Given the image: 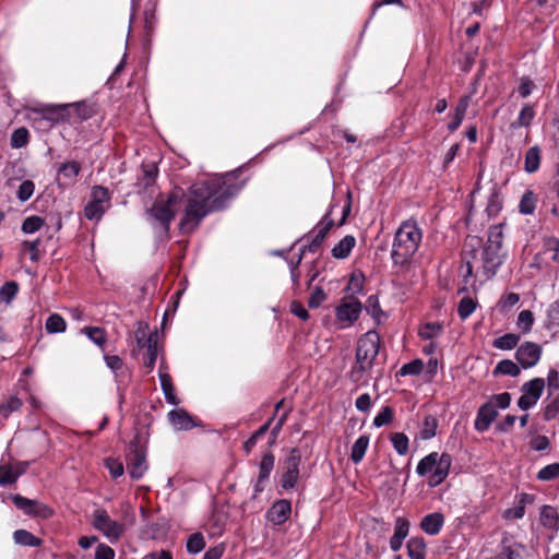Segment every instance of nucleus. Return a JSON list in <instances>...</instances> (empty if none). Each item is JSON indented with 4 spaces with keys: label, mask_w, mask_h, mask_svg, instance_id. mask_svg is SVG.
Wrapping results in <instances>:
<instances>
[{
    "label": "nucleus",
    "mask_w": 559,
    "mask_h": 559,
    "mask_svg": "<svg viewBox=\"0 0 559 559\" xmlns=\"http://www.w3.org/2000/svg\"><path fill=\"white\" fill-rule=\"evenodd\" d=\"M390 440L393 444V448L400 455H405L408 452V438L403 432H393L390 436Z\"/></svg>",
    "instance_id": "38"
},
{
    "label": "nucleus",
    "mask_w": 559,
    "mask_h": 559,
    "mask_svg": "<svg viewBox=\"0 0 559 559\" xmlns=\"http://www.w3.org/2000/svg\"><path fill=\"white\" fill-rule=\"evenodd\" d=\"M361 308V302L356 297L353 295L345 296L336 307V319L343 328L349 326L359 318Z\"/></svg>",
    "instance_id": "11"
},
{
    "label": "nucleus",
    "mask_w": 559,
    "mask_h": 559,
    "mask_svg": "<svg viewBox=\"0 0 559 559\" xmlns=\"http://www.w3.org/2000/svg\"><path fill=\"white\" fill-rule=\"evenodd\" d=\"M22 407V401L17 396H10L0 405V415L8 418L13 412Z\"/></svg>",
    "instance_id": "40"
},
{
    "label": "nucleus",
    "mask_w": 559,
    "mask_h": 559,
    "mask_svg": "<svg viewBox=\"0 0 559 559\" xmlns=\"http://www.w3.org/2000/svg\"><path fill=\"white\" fill-rule=\"evenodd\" d=\"M301 455L299 450L292 449L284 461V473L281 478V486L284 489H292L295 487L299 478V465Z\"/></svg>",
    "instance_id": "13"
},
{
    "label": "nucleus",
    "mask_w": 559,
    "mask_h": 559,
    "mask_svg": "<svg viewBox=\"0 0 559 559\" xmlns=\"http://www.w3.org/2000/svg\"><path fill=\"white\" fill-rule=\"evenodd\" d=\"M28 143V131L26 128H19L11 135V146L21 148Z\"/></svg>",
    "instance_id": "47"
},
{
    "label": "nucleus",
    "mask_w": 559,
    "mask_h": 559,
    "mask_svg": "<svg viewBox=\"0 0 559 559\" xmlns=\"http://www.w3.org/2000/svg\"><path fill=\"white\" fill-rule=\"evenodd\" d=\"M380 336L374 331L364 334L357 343L355 364L352 367L349 377L352 381L359 382L372 368L373 361L379 354Z\"/></svg>",
    "instance_id": "4"
},
{
    "label": "nucleus",
    "mask_w": 559,
    "mask_h": 559,
    "mask_svg": "<svg viewBox=\"0 0 559 559\" xmlns=\"http://www.w3.org/2000/svg\"><path fill=\"white\" fill-rule=\"evenodd\" d=\"M545 388V380L543 378H534L522 385V395L518 400V406L522 411H527L533 407L540 399Z\"/></svg>",
    "instance_id": "12"
},
{
    "label": "nucleus",
    "mask_w": 559,
    "mask_h": 559,
    "mask_svg": "<svg viewBox=\"0 0 559 559\" xmlns=\"http://www.w3.org/2000/svg\"><path fill=\"white\" fill-rule=\"evenodd\" d=\"M134 340L139 349L146 348L157 341L156 334H148V325L143 322L138 323L134 332Z\"/></svg>",
    "instance_id": "23"
},
{
    "label": "nucleus",
    "mask_w": 559,
    "mask_h": 559,
    "mask_svg": "<svg viewBox=\"0 0 559 559\" xmlns=\"http://www.w3.org/2000/svg\"><path fill=\"white\" fill-rule=\"evenodd\" d=\"M146 452L141 447L131 445L127 455V469L133 479H140L147 471Z\"/></svg>",
    "instance_id": "14"
},
{
    "label": "nucleus",
    "mask_w": 559,
    "mask_h": 559,
    "mask_svg": "<svg viewBox=\"0 0 559 559\" xmlns=\"http://www.w3.org/2000/svg\"><path fill=\"white\" fill-rule=\"evenodd\" d=\"M520 341V336L514 333H507L498 338H496L492 343L493 347L501 350H510L516 347Z\"/></svg>",
    "instance_id": "33"
},
{
    "label": "nucleus",
    "mask_w": 559,
    "mask_h": 559,
    "mask_svg": "<svg viewBox=\"0 0 559 559\" xmlns=\"http://www.w3.org/2000/svg\"><path fill=\"white\" fill-rule=\"evenodd\" d=\"M14 506L27 515L49 518L52 511L44 503L32 500L20 495L12 498Z\"/></svg>",
    "instance_id": "16"
},
{
    "label": "nucleus",
    "mask_w": 559,
    "mask_h": 559,
    "mask_svg": "<svg viewBox=\"0 0 559 559\" xmlns=\"http://www.w3.org/2000/svg\"><path fill=\"white\" fill-rule=\"evenodd\" d=\"M424 362L420 359H415L408 364H405L397 371V376H417L421 372Z\"/></svg>",
    "instance_id": "45"
},
{
    "label": "nucleus",
    "mask_w": 559,
    "mask_h": 559,
    "mask_svg": "<svg viewBox=\"0 0 559 559\" xmlns=\"http://www.w3.org/2000/svg\"><path fill=\"white\" fill-rule=\"evenodd\" d=\"M95 345L104 348L107 342L106 332L98 326H85L81 330Z\"/></svg>",
    "instance_id": "31"
},
{
    "label": "nucleus",
    "mask_w": 559,
    "mask_h": 559,
    "mask_svg": "<svg viewBox=\"0 0 559 559\" xmlns=\"http://www.w3.org/2000/svg\"><path fill=\"white\" fill-rule=\"evenodd\" d=\"M542 347L533 342H524L521 344L515 353L518 362L524 368L534 367L540 359Z\"/></svg>",
    "instance_id": "15"
},
{
    "label": "nucleus",
    "mask_w": 559,
    "mask_h": 559,
    "mask_svg": "<svg viewBox=\"0 0 559 559\" xmlns=\"http://www.w3.org/2000/svg\"><path fill=\"white\" fill-rule=\"evenodd\" d=\"M70 106V118L74 114L80 120H86L92 117L93 109L85 103L68 104Z\"/></svg>",
    "instance_id": "39"
},
{
    "label": "nucleus",
    "mask_w": 559,
    "mask_h": 559,
    "mask_svg": "<svg viewBox=\"0 0 559 559\" xmlns=\"http://www.w3.org/2000/svg\"><path fill=\"white\" fill-rule=\"evenodd\" d=\"M503 239L502 224L492 226L488 231L487 243L477 250L480 239L473 237L465 242L463 262L465 263L464 277L473 276L474 270L481 272L486 280L492 278L503 261L501 245Z\"/></svg>",
    "instance_id": "2"
},
{
    "label": "nucleus",
    "mask_w": 559,
    "mask_h": 559,
    "mask_svg": "<svg viewBox=\"0 0 559 559\" xmlns=\"http://www.w3.org/2000/svg\"><path fill=\"white\" fill-rule=\"evenodd\" d=\"M393 419V411L391 407L385 406L382 408V411L374 417L373 425L376 427H382L384 425H388Z\"/></svg>",
    "instance_id": "54"
},
{
    "label": "nucleus",
    "mask_w": 559,
    "mask_h": 559,
    "mask_svg": "<svg viewBox=\"0 0 559 559\" xmlns=\"http://www.w3.org/2000/svg\"><path fill=\"white\" fill-rule=\"evenodd\" d=\"M511 403V395L508 392L492 395L491 399L483 404L476 415L474 427L477 431H486L491 423L498 416L497 407L504 409Z\"/></svg>",
    "instance_id": "7"
},
{
    "label": "nucleus",
    "mask_w": 559,
    "mask_h": 559,
    "mask_svg": "<svg viewBox=\"0 0 559 559\" xmlns=\"http://www.w3.org/2000/svg\"><path fill=\"white\" fill-rule=\"evenodd\" d=\"M534 323V317L532 311L522 310L518 317V326L524 332L527 333L531 331L532 325Z\"/></svg>",
    "instance_id": "51"
},
{
    "label": "nucleus",
    "mask_w": 559,
    "mask_h": 559,
    "mask_svg": "<svg viewBox=\"0 0 559 559\" xmlns=\"http://www.w3.org/2000/svg\"><path fill=\"white\" fill-rule=\"evenodd\" d=\"M526 498H528V495H523V497L520 501V504L514 508L508 509L504 512V518L506 519H522L525 514L524 502H525Z\"/></svg>",
    "instance_id": "55"
},
{
    "label": "nucleus",
    "mask_w": 559,
    "mask_h": 559,
    "mask_svg": "<svg viewBox=\"0 0 559 559\" xmlns=\"http://www.w3.org/2000/svg\"><path fill=\"white\" fill-rule=\"evenodd\" d=\"M274 419V416L271 417L264 425H262L243 444V448L247 453H249L252 448L255 445L259 438L264 436L266 431L270 429V426Z\"/></svg>",
    "instance_id": "41"
},
{
    "label": "nucleus",
    "mask_w": 559,
    "mask_h": 559,
    "mask_svg": "<svg viewBox=\"0 0 559 559\" xmlns=\"http://www.w3.org/2000/svg\"><path fill=\"white\" fill-rule=\"evenodd\" d=\"M183 195L185 194L181 190H174L169 193L167 199H159L155 201L148 211L150 217L160 225L164 233L169 230V225L179 210V203Z\"/></svg>",
    "instance_id": "6"
},
{
    "label": "nucleus",
    "mask_w": 559,
    "mask_h": 559,
    "mask_svg": "<svg viewBox=\"0 0 559 559\" xmlns=\"http://www.w3.org/2000/svg\"><path fill=\"white\" fill-rule=\"evenodd\" d=\"M205 547L204 537L201 533L190 535L187 542V550L191 554H198Z\"/></svg>",
    "instance_id": "48"
},
{
    "label": "nucleus",
    "mask_w": 559,
    "mask_h": 559,
    "mask_svg": "<svg viewBox=\"0 0 559 559\" xmlns=\"http://www.w3.org/2000/svg\"><path fill=\"white\" fill-rule=\"evenodd\" d=\"M502 207V199L497 190H493L488 198L486 212L489 216H496Z\"/></svg>",
    "instance_id": "44"
},
{
    "label": "nucleus",
    "mask_w": 559,
    "mask_h": 559,
    "mask_svg": "<svg viewBox=\"0 0 559 559\" xmlns=\"http://www.w3.org/2000/svg\"><path fill=\"white\" fill-rule=\"evenodd\" d=\"M540 524L551 532L549 539L554 538V535L559 530V512L551 506H543L539 512Z\"/></svg>",
    "instance_id": "21"
},
{
    "label": "nucleus",
    "mask_w": 559,
    "mask_h": 559,
    "mask_svg": "<svg viewBox=\"0 0 559 559\" xmlns=\"http://www.w3.org/2000/svg\"><path fill=\"white\" fill-rule=\"evenodd\" d=\"M476 309V301L471 297H464L461 299L457 308V312L461 319H467Z\"/></svg>",
    "instance_id": "46"
},
{
    "label": "nucleus",
    "mask_w": 559,
    "mask_h": 559,
    "mask_svg": "<svg viewBox=\"0 0 559 559\" xmlns=\"http://www.w3.org/2000/svg\"><path fill=\"white\" fill-rule=\"evenodd\" d=\"M157 358V341L146 347V355L144 358V366L151 371L156 362Z\"/></svg>",
    "instance_id": "57"
},
{
    "label": "nucleus",
    "mask_w": 559,
    "mask_h": 559,
    "mask_svg": "<svg viewBox=\"0 0 559 559\" xmlns=\"http://www.w3.org/2000/svg\"><path fill=\"white\" fill-rule=\"evenodd\" d=\"M45 328L48 333H62L67 329V322L60 314L52 313L46 320Z\"/></svg>",
    "instance_id": "34"
},
{
    "label": "nucleus",
    "mask_w": 559,
    "mask_h": 559,
    "mask_svg": "<svg viewBox=\"0 0 559 559\" xmlns=\"http://www.w3.org/2000/svg\"><path fill=\"white\" fill-rule=\"evenodd\" d=\"M406 547L409 559H425L426 543L423 537H412Z\"/></svg>",
    "instance_id": "27"
},
{
    "label": "nucleus",
    "mask_w": 559,
    "mask_h": 559,
    "mask_svg": "<svg viewBox=\"0 0 559 559\" xmlns=\"http://www.w3.org/2000/svg\"><path fill=\"white\" fill-rule=\"evenodd\" d=\"M409 531V522L404 518H397L393 536L404 540Z\"/></svg>",
    "instance_id": "56"
},
{
    "label": "nucleus",
    "mask_w": 559,
    "mask_h": 559,
    "mask_svg": "<svg viewBox=\"0 0 559 559\" xmlns=\"http://www.w3.org/2000/svg\"><path fill=\"white\" fill-rule=\"evenodd\" d=\"M438 428V419L432 415H427L423 421V428L420 431L424 440H429L436 436Z\"/></svg>",
    "instance_id": "37"
},
{
    "label": "nucleus",
    "mask_w": 559,
    "mask_h": 559,
    "mask_svg": "<svg viewBox=\"0 0 559 559\" xmlns=\"http://www.w3.org/2000/svg\"><path fill=\"white\" fill-rule=\"evenodd\" d=\"M559 476V463H552L544 466L537 474V478L543 481H548Z\"/></svg>",
    "instance_id": "49"
},
{
    "label": "nucleus",
    "mask_w": 559,
    "mask_h": 559,
    "mask_svg": "<svg viewBox=\"0 0 559 559\" xmlns=\"http://www.w3.org/2000/svg\"><path fill=\"white\" fill-rule=\"evenodd\" d=\"M333 226V221L328 215H325L317 226V234L320 239H324L331 227Z\"/></svg>",
    "instance_id": "61"
},
{
    "label": "nucleus",
    "mask_w": 559,
    "mask_h": 559,
    "mask_svg": "<svg viewBox=\"0 0 559 559\" xmlns=\"http://www.w3.org/2000/svg\"><path fill=\"white\" fill-rule=\"evenodd\" d=\"M369 445V437L360 436L352 447L350 460L357 464L361 462Z\"/></svg>",
    "instance_id": "30"
},
{
    "label": "nucleus",
    "mask_w": 559,
    "mask_h": 559,
    "mask_svg": "<svg viewBox=\"0 0 559 559\" xmlns=\"http://www.w3.org/2000/svg\"><path fill=\"white\" fill-rule=\"evenodd\" d=\"M536 206V197L533 191H526L519 204L522 214H532Z\"/></svg>",
    "instance_id": "42"
},
{
    "label": "nucleus",
    "mask_w": 559,
    "mask_h": 559,
    "mask_svg": "<svg viewBox=\"0 0 559 559\" xmlns=\"http://www.w3.org/2000/svg\"><path fill=\"white\" fill-rule=\"evenodd\" d=\"M443 525V516L441 513H430L423 518L420 528L429 534L437 535Z\"/></svg>",
    "instance_id": "24"
},
{
    "label": "nucleus",
    "mask_w": 559,
    "mask_h": 559,
    "mask_svg": "<svg viewBox=\"0 0 559 559\" xmlns=\"http://www.w3.org/2000/svg\"><path fill=\"white\" fill-rule=\"evenodd\" d=\"M520 372V367L510 359L499 361L493 371L495 374L500 373L510 377H518Z\"/></svg>",
    "instance_id": "35"
},
{
    "label": "nucleus",
    "mask_w": 559,
    "mask_h": 559,
    "mask_svg": "<svg viewBox=\"0 0 559 559\" xmlns=\"http://www.w3.org/2000/svg\"><path fill=\"white\" fill-rule=\"evenodd\" d=\"M34 123L49 129L60 121L70 120L69 105H45L29 109L28 116Z\"/></svg>",
    "instance_id": "8"
},
{
    "label": "nucleus",
    "mask_w": 559,
    "mask_h": 559,
    "mask_svg": "<svg viewBox=\"0 0 559 559\" xmlns=\"http://www.w3.org/2000/svg\"><path fill=\"white\" fill-rule=\"evenodd\" d=\"M421 231L415 222H404L397 229L391 252L394 264L405 265L418 250Z\"/></svg>",
    "instance_id": "3"
},
{
    "label": "nucleus",
    "mask_w": 559,
    "mask_h": 559,
    "mask_svg": "<svg viewBox=\"0 0 559 559\" xmlns=\"http://www.w3.org/2000/svg\"><path fill=\"white\" fill-rule=\"evenodd\" d=\"M274 462L275 457L270 452L262 456V460L259 465V476L254 484V497L264 490L265 483L274 468Z\"/></svg>",
    "instance_id": "19"
},
{
    "label": "nucleus",
    "mask_w": 559,
    "mask_h": 559,
    "mask_svg": "<svg viewBox=\"0 0 559 559\" xmlns=\"http://www.w3.org/2000/svg\"><path fill=\"white\" fill-rule=\"evenodd\" d=\"M366 310L373 318L379 317V314L381 313V309H380V304H379L377 296L371 295L368 297L367 304H366Z\"/></svg>",
    "instance_id": "59"
},
{
    "label": "nucleus",
    "mask_w": 559,
    "mask_h": 559,
    "mask_svg": "<svg viewBox=\"0 0 559 559\" xmlns=\"http://www.w3.org/2000/svg\"><path fill=\"white\" fill-rule=\"evenodd\" d=\"M110 205V194L107 188L95 186L91 192V200L84 207V215L90 221H99Z\"/></svg>",
    "instance_id": "10"
},
{
    "label": "nucleus",
    "mask_w": 559,
    "mask_h": 559,
    "mask_svg": "<svg viewBox=\"0 0 559 559\" xmlns=\"http://www.w3.org/2000/svg\"><path fill=\"white\" fill-rule=\"evenodd\" d=\"M81 171L80 163L75 160L62 163L58 168V179L64 180V185L69 186L75 182Z\"/></svg>",
    "instance_id": "22"
},
{
    "label": "nucleus",
    "mask_w": 559,
    "mask_h": 559,
    "mask_svg": "<svg viewBox=\"0 0 559 559\" xmlns=\"http://www.w3.org/2000/svg\"><path fill=\"white\" fill-rule=\"evenodd\" d=\"M92 525L111 543H116L123 534V525L112 520L105 509L94 510Z\"/></svg>",
    "instance_id": "9"
},
{
    "label": "nucleus",
    "mask_w": 559,
    "mask_h": 559,
    "mask_svg": "<svg viewBox=\"0 0 559 559\" xmlns=\"http://www.w3.org/2000/svg\"><path fill=\"white\" fill-rule=\"evenodd\" d=\"M14 542L19 545L39 547L41 539L25 530H17L13 534Z\"/></svg>",
    "instance_id": "32"
},
{
    "label": "nucleus",
    "mask_w": 559,
    "mask_h": 559,
    "mask_svg": "<svg viewBox=\"0 0 559 559\" xmlns=\"http://www.w3.org/2000/svg\"><path fill=\"white\" fill-rule=\"evenodd\" d=\"M292 513V504L286 499H281L273 503L266 512V519L273 525H282L285 523Z\"/></svg>",
    "instance_id": "18"
},
{
    "label": "nucleus",
    "mask_w": 559,
    "mask_h": 559,
    "mask_svg": "<svg viewBox=\"0 0 559 559\" xmlns=\"http://www.w3.org/2000/svg\"><path fill=\"white\" fill-rule=\"evenodd\" d=\"M356 240L353 236H345L332 249V255L336 259H345L355 247Z\"/></svg>",
    "instance_id": "26"
},
{
    "label": "nucleus",
    "mask_w": 559,
    "mask_h": 559,
    "mask_svg": "<svg viewBox=\"0 0 559 559\" xmlns=\"http://www.w3.org/2000/svg\"><path fill=\"white\" fill-rule=\"evenodd\" d=\"M35 185L32 180H24L17 190V198L21 202L27 201L34 193Z\"/></svg>",
    "instance_id": "53"
},
{
    "label": "nucleus",
    "mask_w": 559,
    "mask_h": 559,
    "mask_svg": "<svg viewBox=\"0 0 559 559\" xmlns=\"http://www.w3.org/2000/svg\"><path fill=\"white\" fill-rule=\"evenodd\" d=\"M450 466L451 456L449 454L432 452L419 461L416 472L420 476L429 475L428 485L437 487L447 478Z\"/></svg>",
    "instance_id": "5"
},
{
    "label": "nucleus",
    "mask_w": 559,
    "mask_h": 559,
    "mask_svg": "<svg viewBox=\"0 0 559 559\" xmlns=\"http://www.w3.org/2000/svg\"><path fill=\"white\" fill-rule=\"evenodd\" d=\"M168 420L176 430H190L198 426L194 418L183 408L173 409L168 413Z\"/></svg>",
    "instance_id": "20"
},
{
    "label": "nucleus",
    "mask_w": 559,
    "mask_h": 559,
    "mask_svg": "<svg viewBox=\"0 0 559 559\" xmlns=\"http://www.w3.org/2000/svg\"><path fill=\"white\" fill-rule=\"evenodd\" d=\"M104 359L106 361L107 367L110 368L114 372L121 370L123 367V361L119 356L106 355Z\"/></svg>",
    "instance_id": "63"
},
{
    "label": "nucleus",
    "mask_w": 559,
    "mask_h": 559,
    "mask_svg": "<svg viewBox=\"0 0 559 559\" xmlns=\"http://www.w3.org/2000/svg\"><path fill=\"white\" fill-rule=\"evenodd\" d=\"M333 226V221L328 215H325L317 226V234L320 239H324L331 227Z\"/></svg>",
    "instance_id": "60"
},
{
    "label": "nucleus",
    "mask_w": 559,
    "mask_h": 559,
    "mask_svg": "<svg viewBox=\"0 0 559 559\" xmlns=\"http://www.w3.org/2000/svg\"><path fill=\"white\" fill-rule=\"evenodd\" d=\"M115 558V551L111 547L99 544L95 551V559H114Z\"/></svg>",
    "instance_id": "62"
},
{
    "label": "nucleus",
    "mask_w": 559,
    "mask_h": 559,
    "mask_svg": "<svg viewBox=\"0 0 559 559\" xmlns=\"http://www.w3.org/2000/svg\"><path fill=\"white\" fill-rule=\"evenodd\" d=\"M442 331V326L439 323H427L419 330V336L424 340H432L438 336Z\"/></svg>",
    "instance_id": "50"
},
{
    "label": "nucleus",
    "mask_w": 559,
    "mask_h": 559,
    "mask_svg": "<svg viewBox=\"0 0 559 559\" xmlns=\"http://www.w3.org/2000/svg\"><path fill=\"white\" fill-rule=\"evenodd\" d=\"M326 298L322 288L317 287L309 297L308 305L310 308H318Z\"/></svg>",
    "instance_id": "58"
},
{
    "label": "nucleus",
    "mask_w": 559,
    "mask_h": 559,
    "mask_svg": "<svg viewBox=\"0 0 559 559\" xmlns=\"http://www.w3.org/2000/svg\"><path fill=\"white\" fill-rule=\"evenodd\" d=\"M535 116V111L532 106L526 105L520 111V115L515 122L512 123L513 128L528 127Z\"/></svg>",
    "instance_id": "43"
},
{
    "label": "nucleus",
    "mask_w": 559,
    "mask_h": 559,
    "mask_svg": "<svg viewBox=\"0 0 559 559\" xmlns=\"http://www.w3.org/2000/svg\"><path fill=\"white\" fill-rule=\"evenodd\" d=\"M559 413V396L555 399L549 405L546 406L544 417L546 420H551Z\"/></svg>",
    "instance_id": "64"
},
{
    "label": "nucleus",
    "mask_w": 559,
    "mask_h": 559,
    "mask_svg": "<svg viewBox=\"0 0 559 559\" xmlns=\"http://www.w3.org/2000/svg\"><path fill=\"white\" fill-rule=\"evenodd\" d=\"M234 174L209 182L193 185L187 197L182 228H194L203 217L213 211L222 210L226 202L242 188Z\"/></svg>",
    "instance_id": "1"
},
{
    "label": "nucleus",
    "mask_w": 559,
    "mask_h": 559,
    "mask_svg": "<svg viewBox=\"0 0 559 559\" xmlns=\"http://www.w3.org/2000/svg\"><path fill=\"white\" fill-rule=\"evenodd\" d=\"M471 103V95L462 96L455 107L453 120L448 124L450 131H455L462 123Z\"/></svg>",
    "instance_id": "25"
},
{
    "label": "nucleus",
    "mask_w": 559,
    "mask_h": 559,
    "mask_svg": "<svg viewBox=\"0 0 559 559\" xmlns=\"http://www.w3.org/2000/svg\"><path fill=\"white\" fill-rule=\"evenodd\" d=\"M159 380L167 403L171 405H178L179 400L175 394V388L173 385L170 376L165 372H159Z\"/></svg>",
    "instance_id": "29"
},
{
    "label": "nucleus",
    "mask_w": 559,
    "mask_h": 559,
    "mask_svg": "<svg viewBox=\"0 0 559 559\" xmlns=\"http://www.w3.org/2000/svg\"><path fill=\"white\" fill-rule=\"evenodd\" d=\"M540 165V150L538 146H532L527 150L524 160V170L533 174L538 170Z\"/></svg>",
    "instance_id": "28"
},
{
    "label": "nucleus",
    "mask_w": 559,
    "mask_h": 559,
    "mask_svg": "<svg viewBox=\"0 0 559 559\" xmlns=\"http://www.w3.org/2000/svg\"><path fill=\"white\" fill-rule=\"evenodd\" d=\"M43 224H44V221L40 217L29 216L24 219V222L22 224V230L25 234H33V233L37 231L38 229H40Z\"/></svg>",
    "instance_id": "52"
},
{
    "label": "nucleus",
    "mask_w": 559,
    "mask_h": 559,
    "mask_svg": "<svg viewBox=\"0 0 559 559\" xmlns=\"http://www.w3.org/2000/svg\"><path fill=\"white\" fill-rule=\"evenodd\" d=\"M27 467V462L0 463V487L14 484L26 472Z\"/></svg>",
    "instance_id": "17"
},
{
    "label": "nucleus",
    "mask_w": 559,
    "mask_h": 559,
    "mask_svg": "<svg viewBox=\"0 0 559 559\" xmlns=\"http://www.w3.org/2000/svg\"><path fill=\"white\" fill-rule=\"evenodd\" d=\"M19 293V284L14 281L7 282L0 287V301L10 305Z\"/></svg>",
    "instance_id": "36"
}]
</instances>
